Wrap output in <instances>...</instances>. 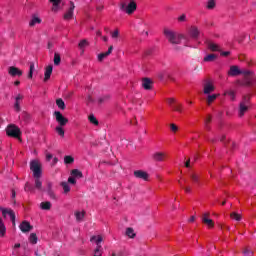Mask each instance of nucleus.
I'll return each instance as SVG.
<instances>
[{"label": "nucleus", "mask_w": 256, "mask_h": 256, "mask_svg": "<svg viewBox=\"0 0 256 256\" xmlns=\"http://www.w3.org/2000/svg\"><path fill=\"white\" fill-rule=\"evenodd\" d=\"M202 222L208 227H213V220L209 219L208 217H202Z\"/></svg>", "instance_id": "41"}, {"label": "nucleus", "mask_w": 256, "mask_h": 256, "mask_svg": "<svg viewBox=\"0 0 256 256\" xmlns=\"http://www.w3.org/2000/svg\"><path fill=\"white\" fill-rule=\"evenodd\" d=\"M250 99L251 97L249 95H245L242 98V101L239 104V109H238V115L239 117H243L247 111H249L250 107Z\"/></svg>", "instance_id": "4"}, {"label": "nucleus", "mask_w": 256, "mask_h": 256, "mask_svg": "<svg viewBox=\"0 0 256 256\" xmlns=\"http://www.w3.org/2000/svg\"><path fill=\"white\" fill-rule=\"evenodd\" d=\"M121 10L125 11V13H127V15H133V13H135V11H137V3H135V1H131L128 4L122 3Z\"/></svg>", "instance_id": "6"}, {"label": "nucleus", "mask_w": 256, "mask_h": 256, "mask_svg": "<svg viewBox=\"0 0 256 256\" xmlns=\"http://www.w3.org/2000/svg\"><path fill=\"white\" fill-rule=\"evenodd\" d=\"M0 211L5 219L9 217L13 225H15V212L11 208L0 207Z\"/></svg>", "instance_id": "8"}, {"label": "nucleus", "mask_w": 256, "mask_h": 256, "mask_svg": "<svg viewBox=\"0 0 256 256\" xmlns=\"http://www.w3.org/2000/svg\"><path fill=\"white\" fill-rule=\"evenodd\" d=\"M183 166L189 169L191 167V162L189 161L183 162Z\"/></svg>", "instance_id": "59"}, {"label": "nucleus", "mask_w": 256, "mask_h": 256, "mask_svg": "<svg viewBox=\"0 0 256 256\" xmlns=\"http://www.w3.org/2000/svg\"><path fill=\"white\" fill-rule=\"evenodd\" d=\"M61 187L64 190V193H69V191H71V187L69 186V182H62Z\"/></svg>", "instance_id": "39"}, {"label": "nucleus", "mask_w": 256, "mask_h": 256, "mask_svg": "<svg viewBox=\"0 0 256 256\" xmlns=\"http://www.w3.org/2000/svg\"><path fill=\"white\" fill-rule=\"evenodd\" d=\"M206 45L209 51H213V52L221 51V48L215 42L207 41Z\"/></svg>", "instance_id": "20"}, {"label": "nucleus", "mask_w": 256, "mask_h": 256, "mask_svg": "<svg viewBox=\"0 0 256 256\" xmlns=\"http://www.w3.org/2000/svg\"><path fill=\"white\" fill-rule=\"evenodd\" d=\"M97 11H103V9H104V6L103 5H100V6H97Z\"/></svg>", "instance_id": "62"}, {"label": "nucleus", "mask_w": 256, "mask_h": 256, "mask_svg": "<svg viewBox=\"0 0 256 256\" xmlns=\"http://www.w3.org/2000/svg\"><path fill=\"white\" fill-rule=\"evenodd\" d=\"M75 217H76V221L78 223H81V221H83V219L85 218V211H75L74 213Z\"/></svg>", "instance_id": "26"}, {"label": "nucleus", "mask_w": 256, "mask_h": 256, "mask_svg": "<svg viewBox=\"0 0 256 256\" xmlns=\"http://www.w3.org/2000/svg\"><path fill=\"white\" fill-rule=\"evenodd\" d=\"M29 241H30V243H32V245H36V243H37V234L31 233L30 237H29Z\"/></svg>", "instance_id": "44"}, {"label": "nucleus", "mask_w": 256, "mask_h": 256, "mask_svg": "<svg viewBox=\"0 0 256 256\" xmlns=\"http://www.w3.org/2000/svg\"><path fill=\"white\" fill-rule=\"evenodd\" d=\"M64 161H75V158H73V156L68 155L64 157Z\"/></svg>", "instance_id": "56"}, {"label": "nucleus", "mask_w": 256, "mask_h": 256, "mask_svg": "<svg viewBox=\"0 0 256 256\" xmlns=\"http://www.w3.org/2000/svg\"><path fill=\"white\" fill-rule=\"evenodd\" d=\"M227 149H231V151H235L238 148L237 142L230 141L226 144Z\"/></svg>", "instance_id": "37"}, {"label": "nucleus", "mask_w": 256, "mask_h": 256, "mask_svg": "<svg viewBox=\"0 0 256 256\" xmlns=\"http://www.w3.org/2000/svg\"><path fill=\"white\" fill-rule=\"evenodd\" d=\"M46 193L51 197V199H55V193L53 192V184L51 182L47 183Z\"/></svg>", "instance_id": "25"}, {"label": "nucleus", "mask_w": 256, "mask_h": 256, "mask_svg": "<svg viewBox=\"0 0 256 256\" xmlns=\"http://www.w3.org/2000/svg\"><path fill=\"white\" fill-rule=\"evenodd\" d=\"M177 103V100L175 98H169L168 99V104L170 105V107L173 108V106Z\"/></svg>", "instance_id": "52"}, {"label": "nucleus", "mask_w": 256, "mask_h": 256, "mask_svg": "<svg viewBox=\"0 0 256 256\" xmlns=\"http://www.w3.org/2000/svg\"><path fill=\"white\" fill-rule=\"evenodd\" d=\"M193 221H195V216H191V218L189 219L190 223H193Z\"/></svg>", "instance_id": "64"}, {"label": "nucleus", "mask_w": 256, "mask_h": 256, "mask_svg": "<svg viewBox=\"0 0 256 256\" xmlns=\"http://www.w3.org/2000/svg\"><path fill=\"white\" fill-rule=\"evenodd\" d=\"M73 11H75V3L70 2L68 10L64 14L65 21H71V19H73Z\"/></svg>", "instance_id": "12"}, {"label": "nucleus", "mask_w": 256, "mask_h": 256, "mask_svg": "<svg viewBox=\"0 0 256 256\" xmlns=\"http://www.w3.org/2000/svg\"><path fill=\"white\" fill-rule=\"evenodd\" d=\"M130 123H131V125H137V119L134 118L133 120H131Z\"/></svg>", "instance_id": "63"}, {"label": "nucleus", "mask_w": 256, "mask_h": 256, "mask_svg": "<svg viewBox=\"0 0 256 256\" xmlns=\"http://www.w3.org/2000/svg\"><path fill=\"white\" fill-rule=\"evenodd\" d=\"M152 157L154 161H165L169 159V155L166 152H155Z\"/></svg>", "instance_id": "13"}, {"label": "nucleus", "mask_w": 256, "mask_h": 256, "mask_svg": "<svg viewBox=\"0 0 256 256\" xmlns=\"http://www.w3.org/2000/svg\"><path fill=\"white\" fill-rule=\"evenodd\" d=\"M178 21L179 23H185V21H187V15L182 14L178 17Z\"/></svg>", "instance_id": "49"}, {"label": "nucleus", "mask_w": 256, "mask_h": 256, "mask_svg": "<svg viewBox=\"0 0 256 256\" xmlns=\"http://www.w3.org/2000/svg\"><path fill=\"white\" fill-rule=\"evenodd\" d=\"M216 2L215 0H208L206 4L207 9H215Z\"/></svg>", "instance_id": "45"}, {"label": "nucleus", "mask_w": 256, "mask_h": 256, "mask_svg": "<svg viewBox=\"0 0 256 256\" xmlns=\"http://www.w3.org/2000/svg\"><path fill=\"white\" fill-rule=\"evenodd\" d=\"M21 101H23V95L22 94H18L15 97V103H14V110L19 113V111H21Z\"/></svg>", "instance_id": "17"}, {"label": "nucleus", "mask_w": 256, "mask_h": 256, "mask_svg": "<svg viewBox=\"0 0 256 256\" xmlns=\"http://www.w3.org/2000/svg\"><path fill=\"white\" fill-rule=\"evenodd\" d=\"M230 54H231V52H229V51L221 52L222 57H228V55H230Z\"/></svg>", "instance_id": "60"}, {"label": "nucleus", "mask_w": 256, "mask_h": 256, "mask_svg": "<svg viewBox=\"0 0 256 256\" xmlns=\"http://www.w3.org/2000/svg\"><path fill=\"white\" fill-rule=\"evenodd\" d=\"M6 232H7V228L3 223V219L0 218V237H4Z\"/></svg>", "instance_id": "31"}, {"label": "nucleus", "mask_w": 256, "mask_h": 256, "mask_svg": "<svg viewBox=\"0 0 256 256\" xmlns=\"http://www.w3.org/2000/svg\"><path fill=\"white\" fill-rule=\"evenodd\" d=\"M25 191H29L30 193H35V188H33L32 186H31V184H29V183H26L25 184Z\"/></svg>", "instance_id": "47"}, {"label": "nucleus", "mask_w": 256, "mask_h": 256, "mask_svg": "<svg viewBox=\"0 0 256 256\" xmlns=\"http://www.w3.org/2000/svg\"><path fill=\"white\" fill-rule=\"evenodd\" d=\"M79 49L81 50V54L83 55L85 53V47H89V41L86 39H83L78 44Z\"/></svg>", "instance_id": "24"}, {"label": "nucleus", "mask_w": 256, "mask_h": 256, "mask_svg": "<svg viewBox=\"0 0 256 256\" xmlns=\"http://www.w3.org/2000/svg\"><path fill=\"white\" fill-rule=\"evenodd\" d=\"M19 249H21V244L19 243L15 244L13 247L12 254L15 256H21V251Z\"/></svg>", "instance_id": "28"}, {"label": "nucleus", "mask_w": 256, "mask_h": 256, "mask_svg": "<svg viewBox=\"0 0 256 256\" xmlns=\"http://www.w3.org/2000/svg\"><path fill=\"white\" fill-rule=\"evenodd\" d=\"M134 177H136V179H143V181H147L149 179V174L143 170H136L134 171Z\"/></svg>", "instance_id": "16"}, {"label": "nucleus", "mask_w": 256, "mask_h": 256, "mask_svg": "<svg viewBox=\"0 0 256 256\" xmlns=\"http://www.w3.org/2000/svg\"><path fill=\"white\" fill-rule=\"evenodd\" d=\"M219 97V94H209L206 101L208 105H211V103H213V101H215V99H217Z\"/></svg>", "instance_id": "35"}, {"label": "nucleus", "mask_w": 256, "mask_h": 256, "mask_svg": "<svg viewBox=\"0 0 256 256\" xmlns=\"http://www.w3.org/2000/svg\"><path fill=\"white\" fill-rule=\"evenodd\" d=\"M190 177L193 183H199V176H197V174H191Z\"/></svg>", "instance_id": "50"}, {"label": "nucleus", "mask_w": 256, "mask_h": 256, "mask_svg": "<svg viewBox=\"0 0 256 256\" xmlns=\"http://www.w3.org/2000/svg\"><path fill=\"white\" fill-rule=\"evenodd\" d=\"M216 59H217V55H215V54H208L206 57H204V61L206 63H211Z\"/></svg>", "instance_id": "36"}, {"label": "nucleus", "mask_w": 256, "mask_h": 256, "mask_svg": "<svg viewBox=\"0 0 256 256\" xmlns=\"http://www.w3.org/2000/svg\"><path fill=\"white\" fill-rule=\"evenodd\" d=\"M40 209H42L43 211H49V209H51V202L46 201L40 203Z\"/></svg>", "instance_id": "30"}, {"label": "nucleus", "mask_w": 256, "mask_h": 256, "mask_svg": "<svg viewBox=\"0 0 256 256\" xmlns=\"http://www.w3.org/2000/svg\"><path fill=\"white\" fill-rule=\"evenodd\" d=\"M71 175L72 177H74L75 179H81V177H83V173H81V171L74 169L71 171Z\"/></svg>", "instance_id": "34"}, {"label": "nucleus", "mask_w": 256, "mask_h": 256, "mask_svg": "<svg viewBox=\"0 0 256 256\" xmlns=\"http://www.w3.org/2000/svg\"><path fill=\"white\" fill-rule=\"evenodd\" d=\"M42 19L39 14H32L29 20V27H35L36 25H41Z\"/></svg>", "instance_id": "9"}, {"label": "nucleus", "mask_w": 256, "mask_h": 256, "mask_svg": "<svg viewBox=\"0 0 256 256\" xmlns=\"http://www.w3.org/2000/svg\"><path fill=\"white\" fill-rule=\"evenodd\" d=\"M46 159L48 161H51V159H53L54 161H57V158H53L52 154L51 153H46Z\"/></svg>", "instance_id": "55"}, {"label": "nucleus", "mask_w": 256, "mask_h": 256, "mask_svg": "<svg viewBox=\"0 0 256 256\" xmlns=\"http://www.w3.org/2000/svg\"><path fill=\"white\" fill-rule=\"evenodd\" d=\"M112 39H118L119 38V29L114 30L111 32Z\"/></svg>", "instance_id": "48"}, {"label": "nucleus", "mask_w": 256, "mask_h": 256, "mask_svg": "<svg viewBox=\"0 0 256 256\" xmlns=\"http://www.w3.org/2000/svg\"><path fill=\"white\" fill-rule=\"evenodd\" d=\"M107 99H109V96L100 97L98 101L99 103H104V101H107Z\"/></svg>", "instance_id": "57"}, {"label": "nucleus", "mask_w": 256, "mask_h": 256, "mask_svg": "<svg viewBox=\"0 0 256 256\" xmlns=\"http://www.w3.org/2000/svg\"><path fill=\"white\" fill-rule=\"evenodd\" d=\"M50 3H52L53 13H58L59 11H61V0H50Z\"/></svg>", "instance_id": "19"}, {"label": "nucleus", "mask_w": 256, "mask_h": 256, "mask_svg": "<svg viewBox=\"0 0 256 256\" xmlns=\"http://www.w3.org/2000/svg\"><path fill=\"white\" fill-rule=\"evenodd\" d=\"M56 105L58 109H61V111H65V101L63 99L59 98L56 100Z\"/></svg>", "instance_id": "33"}, {"label": "nucleus", "mask_w": 256, "mask_h": 256, "mask_svg": "<svg viewBox=\"0 0 256 256\" xmlns=\"http://www.w3.org/2000/svg\"><path fill=\"white\" fill-rule=\"evenodd\" d=\"M231 219H234V221H241V214H238L236 212H233L231 214Z\"/></svg>", "instance_id": "46"}, {"label": "nucleus", "mask_w": 256, "mask_h": 256, "mask_svg": "<svg viewBox=\"0 0 256 256\" xmlns=\"http://www.w3.org/2000/svg\"><path fill=\"white\" fill-rule=\"evenodd\" d=\"M54 65H61V55L59 53L54 54Z\"/></svg>", "instance_id": "43"}, {"label": "nucleus", "mask_w": 256, "mask_h": 256, "mask_svg": "<svg viewBox=\"0 0 256 256\" xmlns=\"http://www.w3.org/2000/svg\"><path fill=\"white\" fill-rule=\"evenodd\" d=\"M244 255H246V256L253 255V251L246 249V250H244Z\"/></svg>", "instance_id": "58"}, {"label": "nucleus", "mask_w": 256, "mask_h": 256, "mask_svg": "<svg viewBox=\"0 0 256 256\" xmlns=\"http://www.w3.org/2000/svg\"><path fill=\"white\" fill-rule=\"evenodd\" d=\"M6 133L8 137H14V139H19L21 141V129L14 124H10L6 128Z\"/></svg>", "instance_id": "5"}, {"label": "nucleus", "mask_w": 256, "mask_h": 256, "mask_svg": "<svg viewBox=\"0 0 256 256\" xmlns=\"http://www.w3.org/2000/svg\"><path fill=\"white\" fill-rule=\"evenodd\" d=\"M88 121H90V123L92 125H95L96 127H97V125H99V120H97V118L93 114L88 116Z\"/></svg>", "instance_id": "38"}, {"label": "nucleus", "mask_w": 256, "mask_h": 256, "mask_svg": "<svg viewBox=\"0 0 256 256\" xmlns=\"http://www.w3.org/2000/svg\"><path fill=\"white\" fill-rule=\"evenodd\" d=\"M53 117L55 118L56 123L58 124L55 127V132L59 137H65V126L67 123H69V119L67 117L63 116V114L59 111H54Z\"/></svg>", "instance_id": "3"}, {"label": "nucleus", "mask_w": 256, "mask_h": 256, "mask_svg": "<svg viewBox=\"0 0 256 256\" xmlns=\"http://www.w3.org/2000/svg\"><path fill=\"white\" fill-rule=\"evenodd\" d=\"M170 129L172 133H177V131H179V127L175 124H170Z\"/></svg>", "instance_id": "51"}, {"label": "nucleus", "mask_w": 256, "mask_h": 256, "mask_svg": "<svg viewBox=\"0 0 256 256\" xmlns=\"http://www.w3.org/2000/svg\"><path fill=\"white\" fill-rule=\"evenodd\" d=\"M215 91V86L211 82H206L204 84V94L210 95V93H213Z\"/></svg>", "instance_id": "18"}, {"label": "nucleus", "mask_w": 256, "mask_h": 256, "mask_svg": "<svg viewBox=\"0 0 256 256\" xmlns=\"http://www.w3.org/2000/svg\"><path fill=\"white\" fill-rule=\"evenodd\" d=\"M19 229L20 231H22V233H29V231L33 229V226H31V223H29L28 221H23L19 225Z\"/></svg>", "instance_id": "15"}, {"label": "nucleus", "mask_w": 256, "mask_h": 256, "mask_svg": "<svg viewBox=\"0 0 256 256\" xmlns=\"http://www.w3.org/2000/svg\"><path fill=\"white\" fill-rule=\"evenodd\" d=\"M230 97L231 101H235L236 93L233 89H228L224 91V97Z\"/></svg>", "instance_id": "27"}, {"label": "nucleus", "mask_w": 256, "mask_h": 256, "mask_svg": "<svg viewBox=\"0 0 256 256\" xmlns=\"http://www.w3.org/2000/svg\"><path fill=\"white\" fill-rule=\"evenodd\" d=\"M164 35L169 43H172V45H181V43H183L185 47H189V38L183 34H179L166 28L164 29Z\"/></svg>", "instance_id": "2"}, {"label": "nucleus", "mask_w": 256, "mask_h": 256, "mask_svg": "<svg viewBox=\"0 0 256 256\" xmlns=\"http://www.w3.org/2000/svg\"><path fill=\"white\" fill-rule=\"evenodd\" d=\"M53 74V65L50 64L44 68V82L47 83L51 79V75Z\"/></svg>", "instance_id": "14"}, {"label": "nucleus", "mask_w": 256, "mask_h": 256, "mask_svg": "<svg viewBox=\"0 0 256 256\" xmlns=\"http://www.w3.org/2000/svg\"><path fill=\"white\" fill-rule=\"evenodd\" d=\"M126 235H127V237H130V239H133L136 234H135V231L133 230V228H127Z\"/></svg>", "instance_id": "42"}, {"label": "nucleus", "mask_w": 256, "mask_h": 256, "mask_svg": "<svg viewBox=\"0 0 256 256\" xmlns=\"http://www.w3.org/2000/svg\"><path fill=\"white\" fill-rule=\"evenodd\" d=\"M228 75H230L231 77H237V75H244L243 80L239 82V85H243L244 87H251V85H255L256 83L255 73L249 70H241L238 68V66H231Z\"/></svg>", "instance_id": "1"}, {"label": "nucleus", "mask_w": 256, "mask_h": 256, "mask_svg": "<svg viewBox=\"0 0 256 256\" xmlns=\"http://www.w3.org/2000/svg\"><path fill=\"white\" fill-rule=\"evenodd\" d=\"M35 179V187L38 191H45L43 190V182H41V178H34Z\"/></svg>", "instance_id": "32"}, {"label": "nucleus", "mask_w": 256, "mask_h": 256, "mask_svg": "<svg viewBox=\"0 0 256 256\" xmlns=\"http://www.w3.org/2000/svg\"><path fill=\"white\" fill-rule=\"evenodd\" d=\"M173 111L176 113H183V104L176 102L174 106H172Z\"/></svg>", "instance_id": "29"}, {"label": "nucleus", "mask_w": 256, "mask_h": 256, "mask_svg": "<svg viewBox=\"0 0 256 256\" xmlns=\"http://www.w3.org/2000/svg\"><path fill=\"white\" fill-rule=\"evenodd\" d=\"M8 75L10 77H21V75H23V71L15 66H10L8 68Z\"/></svg>", "instance_id": "10"}, {"label": "nucleus", "mask_w": 256, "mask_h": 256, "mask_svg": "<svg viewBox=\"0 0 256 256\" xmlns=\"http://www.w3.org/2000/svg\"><path fill=\"white\" fill-rule=\"evenodd\" d=\"M34 71H35V64L31 63V64H30V70H29V72H30V73H33Z\"/></svg>", "instance_id": "61"}, {"label": "nucleus", "mask_w": 256, "mask_h": 256, "mask_svg": "<svg viewBox=\"0 0 256 256\" xmlns=\"http://www.w3.org/2000/svg\"><path fill=\"white\" fill-rule=\"evenodd\" d=\"M209 123H211V116L206 117L204 120V125H205L206 129H209V127L207 126V125H209Z\"/></svg>", "instance_id": "53"}, {"label": "nucleus", "mask_w": 256, "mask_h": 256, "mask_svg": "<svg viewBox=\"0 0 256 256\" xmlns=\"http://www.w3.org/2000/svg\"><path fill=\"white\" fill-rule=\"evenodd\" d=\"M110 53H113V46H110L107 52L98 54V61H103L105 57H109Z\"/></svg>", "instance_id": "23"}, {"label": "nucleus", "mask_w": 256, "mask_h": 256, "mask_svg": "<svg viewBox=\"0 0 256 256\" xmlns=\"http://www.w3.org/2000/svg\"><path fill=\"white\" fill-rule=\"evenodd\" d=\"M68 183H70L71 185H75V183H77V180H75L74 176H70L68 178Z\"/></svg>", "instance_id": "54"}, {"label": "nucleus", "mask_w": 256, "mask_h": 256, "mask_svg": "<svg viewBox=\"0 0 256 256\" xmlns=\"http://www.w3.org/2000/svg\"><path fill=\"white\" fill-rule=\"evenodd\" d=\"M30 169L34 178H41L43 171L41 170V163L39 161H32L30 163Z\"/></svg>", "instance_id": "7"}, {"label": "nucleus", "mask_w": 256, "mask_h": 256, "mask_svg": "<svg viewBox=\"0 0 256 256\" xmlns=\"http://www.w3.org/2000/svg\"><path fill=\"white\" fill-rule=\"evenodd\" d=\"M190 37L192 39H194L195 41H197V39H199V36L201 35V30H199V28H197V26H192L189 31H188Z\"/></svg>", "instance_id": "11"}, {"label": "nucleus", "mask_w": 256, "mask_h": 256, "mask_svg": "<svg viewBox=\"0 0 256 256\" xmlns=\"http://www.w3.org/2000/svg\"><path fill=\"white\" fill-rule=\"evenodd\" d=\"M91 243H95L96 247H101V243L103 242V237H101L100 235L98 236H92L90 238Z\"/></svg>", "instance_id": "22"}, {"label": "nucleus", "mask_w": 256, "mask_h": 256, "mask_svg": "<svg viewBox=\"0 0 256 256\" xmlns=\"http://www.w3.org/2000/svg\"><path fill=\"white\" fill-rule=\"evenodd\" d=\"M142 87L143 89H146V91H149L151 87H153V82L149 78H144L142 80Z\"/></svg>", "instance_id": "21"}, {"label": "nucleus", "mask_w": 256, "mask_h": 256, "mask_svg": "<svg viewBox=\"0 0 256 256\" xmlns=\"http://www.w3.org/2000/svg\"><path fill=\"white\" fill-rule=\"evenodd\" d=\"M103 255V247L102 246H96L94 250V256H101Z\"/></svg>", "instance_id": "40"}]
</instances>
